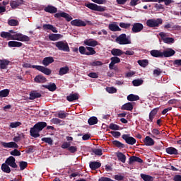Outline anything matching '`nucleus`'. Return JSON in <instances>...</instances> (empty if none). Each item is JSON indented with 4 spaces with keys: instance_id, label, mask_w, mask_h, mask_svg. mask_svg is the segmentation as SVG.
Listing matches in <instances>:
<instances>
[{
    "instance_id": "nucleus-30",
    "label": "nucleus",
    "mask_w": 181,
    "mask_h": 181,
    "mask_svg": "<svg viewBox=\"0 0 181 181\" xmlns=\"http://www.w3.org/2000/svg\"><path fill=\"white\" fill-rule=\"evenodd\" d=\"M44 11L48 13H56L57 12V8L53 6H47L44 8Z\"/></svg>"
},
{
    "instance_id": "nucleus-58",
    "label": "nucleus",
    "mask_w": 181,
    "mask_h": 181,
    "mask_svg": "<svg viewBox=\"0 0 181 181\" xmlns=\"http://www.w3.org/2000/svg\"><path fill=\"white\" fill-rule=\"evenodd\" d=\"M119 26H120V28H122L123 29H128L129 28H131V23H119Z\"/></svg>"
},
{
    "instance_id": "nucleus-59",
    "label": "nucleus",
    "mask_w": 181,
    "mask_h": 181,
    "mask_svg": "<svg viewBox=\"0 0 181 181\" xmlns=\"http://www.w3.org/2000/svg\"><path fill=\"white\" fill-rule=\"evenodd\" d=\"M106 91L109 93V94H114L117 93V88L114 87H107L106 88Z\"/></svg>"
},
{
    "instance_id": "nucleus-32",
    "label": "nucleus",
    "mask_w": 181,
    "mask_h": 181,
    "mask_svg": "<svg viewBox=\"0 0 181 181\" xmlns=\"http://www.w3.org/2000/svg\"><path fill=\"white\" fill-rule=\"evenodd\" d=\"M165 151L168 155H179L177 149L175 147H168Z\"/></svg>"
},
{
    "instance_id": "nucleus-39",
    "label": "nucleus",
    "mask_w": 181,
    "mask_h": 181,
    "mask_svg": "<svg viewBox=\"0 0 181 181\" xmlns=\"http://www.w3.org/2000/svg\"><path fill=\"white\" fill-rule=\"evenodd\" d=\"M153 135H151L152 138H155L156 139H160V132L157 129H153L151 131Z\"/></svg>"
},
{
    "instance_id": "nucleus-41",
    "label": "nucleus",
    "mask_w": 181,
    "mask_h": 181,
    "mask_svg": "<svg viewBox=\"0 0 181 181\" xmlns=\"http://www.w3.org/2000/svg\"><path fill=\"white\" fill-rule=\"evenodd\" d=\"M98 122V119L97 118V117H91L88 119V124H89V125H95V124H97Z\"/></svg>"
},
{
    "instance_id": "nucleus-62",
    "label": "nucleus",
    "mask_w": 181,
    "mask_h": 181,
    "mask_svg": "<svg viewBox=\"0 0 181 181\" xmlns=\"http://www.w3.org/2000/svg\"><path fill=\"white\" fill-rule=\"evenodd\" d=\"M35 152V146H30L26 148L25 153H33Z\"/></svg>"
},
{
    "instance_id": "nucleus-6",
    "label": "nucleus",
    "mask_w": 181,
    "mask_h": 181,
    "mask_svg": "<svg viewBox=\"0 0 181 181\" xmlns=\"http://www.w3.org/2000/svg\"><path fill=\"white\" fill-rule=\"evenodd\" d=\"M116 42L119 45H131V40L127 37V34H121L116 38Z\"/></svg>"
},
{
    "instance_id": "nucleus-24",
    "label": "nucleus",
    "mask_w": 181,
    "mask_h": 181,
    "mask_svg": "<svg viewBox=\"0 0 181 181\" xmlns=\"http://www.w3.org/2000/svg\"><path fill=\"white\" fill-rule=\"evenodd\" d=\"M34 127L40 132V131H43V129L47 127V123L46 122H39Z\"/></svg>"
},
{
    "instance_id": "nucleus-64",
    "label": "nucleus",
    "mask_w": 181,
    "mask_h": 181,
    "mask_svg": "<svg viewBox=\"0 0 181 181\" xmlns=\"http://www.w3.org/2000/svg\"><path fill=\"white\" fill-rule=\"evenodd\" d=\"M124 175H119V174H117V175H115L114 176V179L115 180H117V181H122L124 180Z\"/></svg>"
},
{
    "instance_id": "nucleus-49",
    "label": "nucleus",
    "mask_w": 181,
    "mask_h": 181,
    "mask_svg": "<svg viewBox=\"0 0 181 181\" xmlns=\"http://www.w3.org/2000/svg\"><path fill=\"white\" fill-rule=\"evenodd\" d=\"M9 26H19V21L15 19H11L8 21Z\"/></svg>"
},
{
    "instance_id": "nucleus-5",
    "label": "nucleus",
    "mask_w": 181,
    "mask_h": 181,
    "mask_svg": "<svg viewBox=\"0 0 181 181\" xmlns=\"http://www.w3.org/2000/svg\"><path fill=\"white\" fill-rule=\"evenodd\" d=\"M54 45H55L58 50H61L62 52H70V47H69V44H67V42H64V41H59L54 42Z\"/></svg>"
},
{
    "instance_id": "nucleus-63",
    "label": "nucleus",
    "mask_w": 181,
    "mask_h": 181,
    "mask_svg": "<svg viewBox=\"0 0 181 181\" xmlns=\"http://www.w3.org/2000/svg\"><path fill=\"white\" fill-rule=\"evenodd\" d=\"M87 49L85 47L81 46L79 47V52L81 54H85L87 56Z\"/></svg>"
},
{
    "instance_id": "nucleus-38",
    "label": "nucleus",
    "mask_w": 181,
    "mask_h": 181,
    "mask_svg": "<svg viewBox=\"0 0 181 181\" xmlns=\"http://www.w3.org/2000/svg\"><path fill=\"white\" fill-rule=\"evenodd\" d=\"M0 36L3 39H7V40H11L12 39V34H10L9 32L3 31L1 33Z\"/></svg>"
},
{
    "instance_id": "nucleus-50",
    "label": "nucleus",
    "mask_w": 181,
    "mask_h": 181,
    "mask_svg": "<svg viewBox=\"0 0 181 181\" xmlns=\"http://www.w3.org/2000/svg\"><path fill=\"white\" fill-rule=\"evenodd\" d=\"M112 144L115 146H117V148H125V144L121 143V141L118 140L113 141Z\"/></svg>"
},
{
    "instance_id": "nucleus-37",
    "label": "nucleus",
    "mask_w": 181,
    "mask_h": 181,
    "mask_svg": "<svg viewBox=\"0 0 181 181\" xmlns=\"http://www.w3.org/2000/svg\"><path fill=\"white\" fill-rule=\"evenodd\" d=\"M70 71V69L69 66H66L64 67H62L59 71V76H64V74H67Z\"/></svg>"
},
{
    "instance_id": "nucleus-15",
    "label": "nucleus",
    "mask_w": 181,
    "mask_h": 181,
    "mask_svg": "<svg viewBox=\"0 0 181 181\" xmlns=\"http://www.w3.org/2000/svg\"><path fill=\"white\" fill-rule=\"evenodd\" d=\"M158 111H159V107H156L150 112L148 115L149 119H148L149 122H153V118H155L156 114H158Z\"/></svg>"
},
{
    "instance_id": "nucleus-54",
    "label": "nucleus",
    "mask_w": 181,
    "mask_h": 181,
    "mask_svg": "<svg viewBox=\"0 0 181 181\" xmlns=\"http://www.w3.org/2000/svg\"><path fill=\"white\" fill-rule=\"evenodd\" d=\"M57 117H58V118H61V119H64V118L69 117V113L59 112Z\"/></svg>"
},
{
    "instance_id": "nucleus-18",
    "label": "nucleus",
    "mask_w": 181,
    "mask_h": 181,
    "mask_svg": "<svg viewBox=\"0 0 181 181\" xmlns=\"http://www.w3.org/2000/svg\"><path fill=\"white\" fill-rule=\"evenodd\" d=\"M144 144L146 146H153V145H155V141H153V139L151 138L149 136H147L144 139Z\"/></svg>"
},
{
    "instance_id": "nucleus-2",
    "label": "nucleus",
    "mask_w": 181,
    "mask_h": 181,
    "mask_svg": "<svg viewBox=\"0 0 181 181\" xmlns=\"http://www.w3.org/2000/svg\"><path fill=\"white\" fill-rule=\"evenodd\" d=\"M11 40H18V42H29L30 38L28 35H25L21 33L11 34Z\"/></svg>"
},
{
    "instance_id": "nucleus-44",
    "label": "nucleus",
    "mask_w": 181,
    "mask_h": 181,
    "mask_svg": "<svg viewBox=\"0 0 181 181\" xmlns=\"http://www.w3.org/2000/svg\"><path fill=\"white\" fill-rule=\"evenodd\" d=\"M137 63L141 67H146L149 64V61L148 59H139Z\"/></svg>"
},
{
    "instance_id": "nucleus-52",
    "label": "nucleus",
    "mask_w": 181,
    "mask_h": 181,
    "mask_svg": "<svg viewBox=\"0 0 181 181\" xmlns=\"http://www.w3.org/2000/svg\"><path fill=\"white\" fill-rule=\"evenodd\" d=\"M9 89H4L0 90V97H8V95H9Z\"/></svg>"
},
{
    "instance_id": "nucleus-61",
    "label": "nucleus",
    "mask_w": 181,
    "mask_h": 181,
    "mask_svg": "<svg viewBox=\"0 0 181 181\" xmlns=\"http://www.w3.org/2000/svg\"><path fill=\"white\" fill-rule=\"evenodd\" d=\"M93 153L98 156H101L103 155V150L100 148H95L93 150Z\"/></svg>"
},
{
    "instance_id": "nucleus-29",
    "label": "nucleus",
    "mask_w": 181,
    "mask_h": 181,
    "mask_svg": "<svg viewBox=\"0 0 181 181\" xmlns=\"http://www.w3.org/2000/svg\"><path fill=\"white\" fill-rule=\"evenodd\" d=\"M111 54H112V56H115L117 57H119V56H122V54H124V51L121 50L120 49H117V48H113L111 50Z\"/></svg>"
},
{
    "instance_id": "nucleus-60",
    "label": "nucleus",
    "mask_w": 181,
    "mask_h": 181,
    "mask_svg": "<svg viewBox=\"0 0 181 181\" xmlns=\"http://www.w3.org/2000/svg\"><path fill=\"white\" fill-rule=\"evenodd\" d=\"M21 125H22V123L21 122H11L10 124V127L18 128V127H21Z\"/></svg>"
},
{
    "instance_id": "nucleus-16",
    "label": "nucleus",
    "mask_w": 181,
    "mask_h": 181,
    "mask_svg": "<svg viewBox=\"0 0 181 181\" xmlns=\"http://www.w3.org/2000/svg\"><path fill=\"white\" fill-rule=\"evenodd\" d=\"M150 54L153 57L163 59V54H162V52H160V50L153 49L150 51Z\"/></svg>"
},
{
    "instance_id": "nucleus-46",
    "label": "nucleus",
    "mask_w": 181,
    "mask_h": 181,
    "mask_svg": "<svg viewBox=\"0 0 181 181\" xmlns=\"http://www.w3.org/2000/svg\"><path fill=\"white\" fill-rule=\"evenodd\" d=\"M132 84L134 87H139L144 84V80L142 79H134L132 81Z\"/></svg>"
},
{
    "instance_id": "nucleus-26",
    "label": "nucleus",
    "mask_w": 181,
    "mask_h": 181,
    "mask_svg": "<svg viewBox=\"0 0 181 181\" xmlns=\"http://www.w3.org/2000/svg\"><path fill=\"white\" fill-rule=\"evenodd\" d=\"M39 132H40L37 129H36L34 126L30 130V135L33 138H39V136H40V134H39Z\"/></svg>"
},
{
    "instance_id": "nucleus-21",
    "label": "nucleus",
    "mask_w": 181,
    "mask_h": 181,
    "mask_svg": "<svg viewBox=\"0 0 181 181\" xmlns=\"http://www.w3.org/2000/svg\"><path fill=\"white\" fill-rule=\"evenodd\" d=\"M35 83H37L39 84H43V83H46L47 81V79H46V77L43 76L42 75H37L34 78Z\"/></svg>"
},
{
    "instance_id": "nucleus-31",
    "label": "nucleus",
    "mask_w": 181,
    "mask_h": 181,
    "mask_svg": "<svg viewBox=\"0 0 181 181\" xmlns=\"http://www.w3.org/2000/svg\"><path fill=\"white\" fill-rule=\"evenodd\" d=\"M63 37V35L61 34H50L49 35V40H52V42H56V40H59V39H62Z\"/></svg>"
},
{
    "instance_id": "nucleus-42",
    "label": "nucleus",
    "mask_w": 181,
    "mask_h": 181,
    "mask_svg": "<svg viewBox=\"0 0 181 181\" xmlns=\"http://www.w3.org/2000/svg\"><path fill=\"white\" fill-rule=\"evenodd\" d=\"M86 50L88 52H86V56H93V54H95L97 52H95V49L91 47H86Z\"/></svg>"
},
{
    "instance_id": "nucleus-11",
    "label": "nucleus",
    "mask_w": 181,
    "mask_h": 181,
    "mask_svg": "<svg viewBox=\"0 0 181 181\" xmlns=\"http://www.w3.org/2000/svg\"><path fill=\"white\" fill-rule=\"evenodd\" d=\"M71 25H72V26H78V28L87 26V23L83 21V20L80 19H75L71 21Z\"/></svg>"
},
{
    "instance_id": "nucleus-45",
    "label": "nucleus",
    "mask_w": 181,
    "mask_h": 181,
    "mask_svg": "<svg viewBox=\"0 0 181 181\" xmlns=\"http://www.w3.org/2000/svg\"><path fill=\"white\" fill-rule=\"evenodd\" d=\"M141 179L144 181H153V177L146 175V174H141L140 175Z\"/></svg>"
},
{
    "instance_id": "nucleus-12",
    "label": "nucleus",
    "mask_w": 181,
    "mask_h": 181,
    "mask_svg": "<svg viewBox=\"0 0 181 181\" xmlns=\"http://www.w3.org/2000/svg\"><path fill=\"white\" fill-rule=\"evenodd\" d=\"M111 62L109 64L110 70H112L114 69V66L118 63H121V59L118 57H112L110 58Z\"/></svg>"
},
{
    "instance_id": "nucleus-3",
    "label": "nucleus",
    "mask_w": 181,
    "mask_h": 181,
    "mask_svg": "<svg viewBox=\"0 0 181 181\" xmlns=\"http://www.w3.org/2000/svg\"><path fill=\"white\" fill-rule=\"evenodd\" d=\"M84 6L90 9V11H95L96 12H105V7L103 6H98L94 3H86Z\"/></svg>"
},
{
    "instance_id": "nucleus-17",
    "label": "nucleus",
    "mask_w": 181,
    "mask_h": 181,
    "mask_svg": "<svg viewBox=\"0 0 181 181\" xmlns=\"http://www.w3.org/2000/svg\"><path fill=\"white\" fill-rule=\"evenodd\" d=\"M80 98V95L77 93H71L69 95L66 96L67 101L69 103H73V101H76V100H78Z\"/></svg>"
},
{
    "instance_id": "nucleus-53",
    "label": "nucleus",
    "mask_w": 181,
    "mask_h": 181,
    "mask_svg": "<svg viewBox=\"0 0 181 181\" xmlns=\"http://www.w3.org/2000/svg\"><path fill=\"white\" fill-rule=\"evenodd\" d=\"M163 42L167 45H170V43H175V39L173 37H165L163 40Z\"/></svg>"
},
{
    "instance_id": "nucleus-9",
    "label": "nucleus",
    "mask_w": 181,
    "mask_h": 181,
    "mask_svg": "<svg viewBox=\"0 0 181 181\" xmlns=\"http://www.w3.org/2000/svg\"><path fill=\"white\" fill-rule=\"evenodd\" d=\"M5 163L8 166H11V168H13V169H16V168H18V164H16V159H15V157L13 156L8 157L6 160Z\"/></svg>"
},
{
    "instance_id": "nucleus-27",
    "label": "nucleus",
    "mask_w": 181,
    "mask_h": 181,
    "mask_svg": "<svg viewBox=\"0 0 181 181\" xmlns=\"http://www.w3.org/2000/svg\"><path fill=\"white\" fill-rule=\"evenodd\" d=\"M89 167L91 170H95L96 169L101 168V163L98 161H92L89 163Z\"/></svg>"
},
{
    "instance_id": "nucleus-28",
    "label": "nucleus",
    "mask_w": 181,
    "mask_h": 181,
    "mask_svg": "<svg viewBox=\"0 0 181 181\" xmlns=\"http://www.w3.org/2000/svg\"><path fill=\"white\" fill-rule=\"evenodd\" d=\"M8 47H22L23 46V44L21 42L17 41H9L8 42Z\"/></svg>"
},
{
    "instance_id": "nucleus-36",
    "label": "nucleus",
    "mask_w": 181,
    "mask_h": 181,
    "mask_svg": "<svg viewBox=\"0 0 181 181\" xmlns=\"http://www.w3.org/2000/svg\"><path fill=\"white\" fill-rule=\"evenodd\" d=\"M122 110L132 111L134 110V105L131 103H127L122 106Z\"/></svg>"
},
{
    "instance_id": "nucleus-20",
    "label": "nucleus",
    "mask_w": 181,
    "mask_h": 181,
    "mask_svg": "<svg viewBox=\"0 0 181 181\" xmlns=\"http://www.w3.org/2000/svg\"><path fill=\"white\" fill-rule=\"evenodd\" d=\"M176 52L172 49V48L168 49V50H164L163 54V57H172V56H175Z\"/></svg>"
},
{
    "instance_id": "nucleus-4",
    "label": "nucleus",
    "mask_w": 181,
    "mask_h": 181,
    "mask_svg": "<svg viewBox=\"0 0 181 181\" xmlns=\"http://www.w3.org/2000/svg\"><path fill=\"white\" fill-rule=\"evenodd\" d=\"M163 23L162 18L148 19L146 21V26L148 28H158L159 25Z\"/></svg>"
},
{
    "instance_id": "nucleus-47",
    "label": "nucleus",
    "mask_w": 181,
    "mask_h": 181,
    "mask_svg": "<svg viewBox=\"0 0 181 181\" xmlns=\"http://www.w3.org/2000/svg\"><path fill=\"white\" fill-rule=\"evenodd\" d=\"M128 101H138L139 100V97L138 95L130 94L127 96Z\"/></svg>"
},
{
    "instance_id": "nucleus-43",
    "label": "nucleus",
    "mask_w": 181,
    "mask_h": 181,
    "mask_svg": "<svg viewBox=\"0 0 181 181\" xmlns=\"http://www.w3.org/2000/svg\"><path fill=\"white\" fill-rule=\"evenodd\" d=\"M1 170L4 172V173H9L11 172V168L5 163L1 165Z\"/></svg>"
},
{
    "instance_id": "nucleus-22",
    "label": "nucleus",
    "mask_w": 181,
    "mask_h": 181,
    "mask_svg": "<svg viewBox=\"0 0 181 181\" xmlns=\"http://www.w3.org/2000/svg\"><path fill=\"white\" fill-rule=\"evenodd\" d=\"M42 93L37 92V90H33L30 93L29 100H36V98H40Z\"/></svg>"
},
{
    "instance_id": "nucleus-8",
    "label": "nucleus",
    "mask_w": 181,
    "mask_h": 181,
    "mask_svg": "<svg viewBox=\"0 0 181 181\" xmlns=\"http://www.w3.org/2000/svg\"><path fill=\"white\" fill-rule=\"evenodd\" d=\"M132 30L133 33H139V32H142V30H144V24L141 23H134L132 25Z\"/></svg>"
},
{
    "instance_id": "nucleus-19",
    "label": "nucleus",
    "mask_w": 181,
    "mask_h": 181,
    "mask_svg": "<svg viewBox=\"0 0 181 181\" xmlns=\"http://www.w3.org/2000/svg\"><path fill=\"white\" fill-rule=\"evenodd\" d=\"M42 29L44 30H52L54 33H57V28L56 27L53 26L52 24H44L42 25Z\"/></svg>"
},
{
    "instance_id": "nucleus-51",
    "label": "nucleus",
    "mask_w": 181,
    "mask_h": 181,
    "mask_svg": "<svg viewBox=\"0 0 181 181\" xmlns=\"http://www.w3.org/2000/svg\"><path fill=\"white\" fill-rule=\"evenodd\" d=\"M14 143L15 142L13 141L8 142V143L1 141V146H4V148H13Z\"/></svg>"
},
{
    "instance_id": "nucleus-14",
    "label": "nucleus",
    "mask_w": 181,
    "mask_h": 181,
    "mask_svg": "<svg viewBox=\"0 0 181 181\" xmlns=\"http://www.w3.org/2000/svg\"><path fill=\"white\" fill-rule=\"evenodd\" d=\"M23 2H25L23 0L12 1L10 2V6H11L12 9H16V8L23 5Z\"/></svg>"
},
{
    "instance_id": "nucleus-40",
    "label": "nucleus",
    "mask_w": 181,
    "mask_h": 181,
    "mask_svg": "<svg viewBox=\"0 0 181 181\" xmlns=\"http://www.w3.org/2000/svg\"><path fill=\"white\" fill-rule=\"evenodd\" d=\"M109 29L112 32H120L121 28L117 24H109Z\"/></svg>"
},
{
    "instance_id": "nucleus-34",
    "label": "nucleus",
    "mask_w": 181,
    "mask_h": 181,
    "mask_svg": "<svg viewBox=\"0 0 181 181\" xmlns=\"http://www.w3.org/2000/svg\"><path fill=\"white\" fill-rule=\"evenodd\" d=\"M116 155L118 160H119L122 163H125V162L127 161V156L124 153L118 152Z\"/></svg>"
},
{
    "instance_id": "nucleus-55",
    "label": "nucleus",
    "mask_w": 181,
    "mask_h": 181,
    "mask_svg": "<svg viewBox=\"0 0 181 181\" xmlns=\"http://www.w3.org/2000/svg\"><path fill=\"white\" fill-rule=\"evenodd\" d=\"M20 170H25L28 168V163L26 161H21L20 164Z\"/></svg>"
},
{
    "instance_id": "nucleus-33",
    "label": "nucleus",
    "mask_w": 181,
    "mask_h": 181,
    "mask_svg": "<svg viewBox=\"0 0 181 181\" xmlns=\"http://www.w3.org/2000/svg\"><path fill=\"white\" fill-rule=\"evenodd\" d=\"M129 163H134V162H138V163H144V160L137 156H132L129 158Z\"/></svg>"
},
{
    "instance_id": "nucleus-7",
    "label": "nucleus",
    "mask_w": 181,
    "mask_h": 181,
    "mask_svg": "<svg viewBox=\"0 0 181 181\" xmlns=\"http://www.w3.org/2000/svg\"><path fill=\"white\" fill-rule=\"evenodd\" d=\"M122 138L128 145H135L136 144V139L132 136H129V134H123Z\"/></svg>"
},
{
    "instance_id": "nucleus-57",
    "label": "nucleus",
    "mask_w": 181,
    "mask_h": 181,
    "mask_svg": "<svg viewBox=\"0 0 181 181\" xmlns=\"http://www.w3.org/2000/svg\"><path fill=\"white\" fill-rule=\"evenodd\" d=\"M109 128L112 131H119V127L114 123H111L109 126Z\"/></svg>"
},
{
    "instance_id": "nucleus-48",
    "label": "nucleus",
    "mask_w": 181,
    "mask_h": 181,
    "mask_svg": "<svg viewBox=\"0 0 181 181\" xmlns=\"http://www.w3.org/2000/svg\"><path fill=\"white\" fill-rule=\"evenodd\" d=\"M41 141L45 142V144H48L50 146H53V139L50 137H43Z\"/></svg>"
},
{
    "instance_id": "nucleus-23",
    "label": "nucleus",
    "mask_w": 181,
    "mask_h": 181,
    "mask_svg": "<svg viewBox=\"0 0 181 181\" xmlns=\"http://www.w3.org/2000/svg\"><path fill=\"white\" fill-rule=\"evenodd\" d=\"M10 63L11 61L8 59H0V69L5 70L8 69V66H9Z\"/></svg>"
},
{
    "instance_id": "nucleus-56",
    "label": "nucleus",
    "mask_w": 181,
    "mask_h": 181,
    "mask_svg": "<svg viewBox=\"0 0 181 181\" xmlns=\"http://www.w3.org/2000/svg\"><path fill=\"white\" fill-rule=\"evenodd\" d=\"M10 155H11L12 156H21V153L19 150L16 148L10 152Z\"/></svg>"
},
{
    "instance_id": "nucleus-10",
    "label": "nucleus",
    "mask_w": 181,
    "mask_h": 181,
    "mask_svg": "<svg viewBox=\"0 0 181 181\" xmlns=\"http://www.w3.org/2000/svg\"><path fill=\"white\" fill-rule=\"evenodd\" d=\"M54 18H64L67 22L73 21V17L66 12L57 13L54 14Z\"/></svg>"
},
{
    "instance_id": "nucleus-1",
    "label": "nucleus",
    "mask_w": 181,
    "mask_h": 181,
    "mask_svg": "<svg viewBox=\"0 0 181 181\" xmlns=\"http://www.w3.org/2000/svg\"><path fill=\"white\" fill-rule=\"evenodd\" d=\"M23 67H25V69H35L36 70H38V71H41V73H43L46 76H50V74H52V71L50 69L40 65H32L29 63H25L23 65Z\"/></svg>"
},
{
    "instance_id": "nucleus-35",
    "label": "nucleus",
    "mask_w": 181,
    "mask_h": 181,
    "mask_svg": "<svg viewBox=\"0 0 181 181\" xmlns=\"http://www.w3.org/2000/svg\"><path fill=\"white\" fill-rule=\"evenodd\" d=\"M42 87H44L45 88H47L49 91H56V90H57V86H56V83L42 85Z\"/></svg>"
},
{
    "instance_id": "nucleus-13",
    "label": "nucleus",
    "mask_w": 181,
    "mask_h": 181,
    "mask_svg": "<svg viewBox=\"0 0 181 181\" xmlns=\"http://www.w3.org/2000/svg\"><path fill=\"white\" fill-rule=\"evenodd\" d=\"M86 46H90L91 47H95V46H98V41L94 40L93 39H86L83 42Z\"/></svg>"
},
{
    "instance_id": "nucleus-25",
    "label": "nucleus",
    "mask_w": 181,
    "mask_h": 181,
    "mask_svg": "<svg viewBox=\"0 0 181 181\" xmlns=\"http://www.w3.org/2000/svg\"><path fill=\"white\" fill-rule=\"evenodd\" d=\"M52 63H54V59H53V57H47L42 60V64L45 66H49V64H52Z\"/></svg>"
}]
</instances>
